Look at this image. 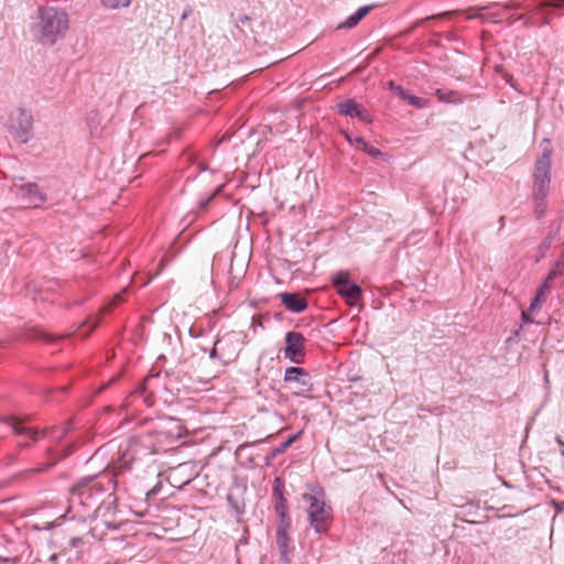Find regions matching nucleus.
Instances as JSON below:
<instances>
[{"label": "nucleus", "instance_id": "nucleus-1", "mask_svg": "<svg viewBox=\"0 0 564 564\" xmlns=\"http://www.w3.org/2000/svg\"><path fill=\"white\" fill-rule=\"evenodd\" d=\"M67 29L68 17L65 11L45 8L40 11L32 26V34L37 42L52 45L65 35Z\"/></svg>", "mask_w": 564, "mask_h": 564}, {"label": "nucleus", "instance_id": "nucleus-2", "mask_svg": "<svg viewBox=\"0 0 564 564\" xmlns=\"http://www.w3.org/2000/svg\"><path fill=\"white\" fill-rule=\"evenodd\" d=\"M542 153L536 158L533 170L532 197L546 198L550 192L552 149L550 141L544 139L541 143Z\"/></svg>", "mask_w": 564, "mask_h": 564}, {"label": "nucleus", "instance_id": "nucleus-3", "mask_svg": "<svg viewBox=\"0 0 564 564\" xmlns=\"http://www.w3.org/2000/svg\"><path fill=\"white\" fill-rule=\"evenodd\" d=\"M143 434L156 437V444L149 445L151 453H156L164 449L165 443L181 436V426L172 417H162L155 422L143 419Z\"/></svg>", "mask_w": 564, "mask_h": 564}, {"label": "nucleus", "instance_id": "nucleus-4", "mask_svg": "<svg viewBox=\"0 0 564 564\" xmlns=\"http://www.w3.org/2000/svg\"><path fill=\"white\" fill-rule=\"evenodd\" d=\"M303 500L308 503L307 516L316 533L327 532L332 522V508L325 502L324 492L304 494Z\"/></svg>", "mask_w": 564, "mask_h": 564}, {"label": "nucleus", "instance_id": "nucleus-5", "mask_svg": "<svg viewBox=\"0 0 564 564\" xmlns=\"http://www.w3.org/2000/svg\"><path fill=\"white\" fill-rule=\"evenodd\" d=\"M99 495L100 490L93 482V479L79 482L72 490L69 497L70 508H74L76 505L91 508L98 502Z\"/></svg>", "mask_w": 564, "mask_h": 564}, {"label": "nucleus", "instance_id": "nucleus-6", "mask_svg": "<svg viewBox=\"0 0 564 564\" xmlns=\"http://www.w3.org/2000/svg\"><path fill=\"white\" fill-rule=\"evenodd\" d=\"M9 129L20 142H28L32 134V116L23 109L13 110L10 116Z\"/></svg>", "mask_w": 564, "mask_h": 564}, {"label": "nucleus", "instance_id": "nucleus-7", "mask_svg": "<svg viewBox=\"0 0 564 564\" xmlns=\"http://www.w3.org/2000/svg\"><path fill=\"white\" fill-rule=\"evenodd\" d=\"M242 345L243 339L241 334L234 332L218 339L215 343V346L212 349L209 356L210 358H215L217 356V351L220 350L224 356L235 357L241 350Z\"/></svg>", "mask_w": 564, "mask_h": 564}, {"label": "nucleus", "instance_id": "nucleus-8", "mask_svg": "<svg viewBox=\"0 0 564 564\" xmlns=\"http://www.w3.org/2000/svg\"><path fill=\"white\" fill-rule=\"evenodd\" d=\"M11 191L14 192L20 202L25 205L39 206L46 198L34 183L22 185L14 184Z\"/></svg>", "mask_w": 564, "mask_h": 564}, {"label": "nucleus", "instance_id": "nucleus-9", "mask_svg": "<svg viewBox=\"0 0 564 564\" xmlns=\"http://www.w3.org/2000/svg\"><path fill=\"white\" fill-rule=\"evenodd\" d=\"M305 338L299 332H289L285 335L284 356L291 361L299 364L304 357Z\"/></svg>", "mask_w": 564, "mask_h": 564}, {"label": "nucleus", "instance_id": "nucleus-10", "mask_svg": "<svg viewBox=\"0 0 564 564\" xmlns=\"http://www.w3.org/2000/svg\"><path fill=\"white\" fill-rule=\"evenodd\" d=\"M492 7H482L478 9L477 13L468 14L467 19H481V20H492L495 22L502 21L509 18V10L518 9L519 6L512 2L506 4L505 9L499 11H489L487 14L481 13L480 11L490 10Z\"/></svg>", "mask_w": 564, "mask_h": 564}, {"label": "nucleus", "instance_id": "nucleus-11", "mask_svg": "<svg viewBox=\"0 0 564 564\" xmlns=\"http://www.w3.org/2000/svg\"><path fill=\"white\" fill-rule=\"evenodd\" d=\"M284 381L296 383L302 390H308L310 377L303 368L290 367L285 370Z\"/></svg>", "mask_w": 564, "mask_h": 564}, {"label": "nucleus", "instance_id": "nucleus-12", "mask_svg": "<svg viewBox=\"0 0 564 564\" xmlns=\"http://www.w3.org/2000/svg\"><path fill=\"white\" fill-rule=\"evenodd\" d=\"M339 111L346 116L351 118H358L361 121H370V116L368 112L354 99H348L338 105Z\"/></svg>", "mask_w": 564, "mask_h": 564}, {"label": "nucleus", "instance_id": "nucleus-13", "mask_svg": "<svg viewBox=\"0 0 564 564\" xmlns=\"http://www.w3.org/2000/svg\"><path fill=\"white\" fill-rule=\"evenodd\" d=\"M290 529L289 524H279L276 529V545L281 554V560L283 564H290L289 558V535L288 531Z\"/></svg>", "mask_w": 564, "mask_h": 564}, {"label": "nucleus", "instance_id": "nucleus-14", "mask_svg": "<svg viewBox=\"0 0 564 564\" xmlns=\"http://www.w3.org/2000/svg\"><path fill=\"white\" fill-rule=\"evenodd\" d=\"M563 267L557 261L554 263L552 269L550 270L549 274L546 275L545 280L540 285L539 290L536 291L535 296H539V299H546V295L549 294L552 282L561 276L563 274Z\"/></svg>", "mask_w": 564, "mask_h": 564}, {"label": "nucleus", "instance_id": "nucleus-15", "mask_svg": "<svg viewBox=\"0 0 564 564\" xmlns=\"http://www.w3.org/2000/svg\"><path fill=\"white\" fill-rule=\"evenodd\" d=\"M8 427H10L18 436L28 437L32 441H36L40 434H44L45 432H39L31 427H26L23 423L17 419H8L3 421Z\"/></svg>", "mask_w": 564, "mask_h": 564}, {"label": "nucleus", "instance_id": "nucleus-16", "mask_svg": "<svg viewBox=\"0 0 564 564\" xmlns=\"http://www.w3.org/2000/svg\"><path fill=\"white\" fill-rule=\"evenodd\" d=\"M280 297L284 306L293 313H301L307 307L306 300L300 294L282 293Z\"/></svg>", "mask_w": 564, "mask_h": 564}, {"label": "nucleus", "instance_id": "nucleus-17", "mask_svg": "<svg viewBox=\"0 0 564 564\" xmlns=\"http://www.w3.org/2000/svg\"><path fill=\"white\" fill-rule=\"evenodd\" d=\"M546 8H553L564 13V0H546L536 6L535 12L542 17L544 24H549L551 20V13L546 11Z\"/></svg>", "mask_w": 564, "mask_h": 564}, {"label": "nucleus", "instance_id": "nucleus-18", "mask_svg": "<svg viewBox=\"0 0 564 564\" xmlns=\"http://www.w3.org/2000/svg\"><path fill=\"white\" fill-rule=\"evenodd\" d=\"M435 95L441 102L446 104L458 105L466 100V96H464L460 91L447 88L436 89Z\"/></svg>", "mask_w": 564, "mask_h": 564}, {"label": "nucleus", "instance_id": "nucleus-19", "mask_svg": "<svg viewBox=\"0 0 564 564\" xmlns=\"http://www.w3.org/2000/svg\"><path fill=\"white\" fill-rule=\"evenodd\" d=\"M338 294L343 296L346 302L352 306L356 305L361 296V288L357 284H349L346 286L340 288L338 291Z\"/></svg>", "mask_w": 564, "mask_h": 564}, {"label": "nucleus", "instance_id": "nucleus-20", "mask_svg": "<svg viewBox=\"0 0 564 564\" xmlns=\"http://www.w3.org/2000/svg\"><path fill=\"white\" fill-rule=\"evenodd\" d=\"M87 126L89 128L90 135L93 138H99L102 132V117L101 115L96 111L91 110L87 115Z\"/></svg>", "mask_w": 564, "mask_h": 564}, {"label": "nucleus", "instance_id": "nucleus-21", "mask_svg": "<svg viewBox=\"0 0 564 564\" xmlns=\"http://www.w3.org/2000/svg\"><path fill=\"white\" fill-rule=\"evenodd\" d=\"M137 453L138 446L135 444L128 446L127 449L121 453L117 468L120 471L130 469L132 462L137 458Z\"/></svg>", "mask_w": 564, "mask_h": 564}, {"label": "nucleus", "instance_id": "nucleus-22", "mask_svg": "<svg viewBox=\"0 0 564 564\" xmlns=\"http://www.w3.org/2000/svg\"><path fill=\"white\" fill-rule=\"evenodd\" d=\"M397 96L400 97L401 99L408 101L409 105H411L417 109L426 108L429 106L427 100L410 94L404 88H398Z\"/></svg>", "mask_w": 564, "mask_h": 564}, {"label": "nucleus", "instance_id": "nucleus-23", "mask_svg": "<svg viewBox=\"0 0 564 564\" xmlns=\"http://www.w3.org/2000/svg\"><path fill=\"white\" fill-rule=\"evenodd\" d=\"M561 230V223L554 224L551 228V231L545 237V239L542 241V243L539 246V251L541 253V257H544L549 248L551 247V243L555 240L556 236L558 235Z\"/></svg>", "mask_w": 564, "mask_h": 564}, {"label": "nucleus", "instance_id": "nucleus-24", "mask_svg": "<svg viewBox=\"0 0 564 564\" xmlns=\"http://www.w3.org/2000/svg\"><path fill=\"white\" fill-rule=\"evenodd\" d=\"M296 438L297 435H293L289 437L285 442H283L279 447L274 448L271 455L267 458V463H269L271 459H274L278 455L284 453Z\"/></svg>", "mask_w": 564, "mask_h": 564}, {"label": "nucleus", "instance_id": "nucleus-25", "mask_svg": "<svg viewBox=\"0 0 564 564\" xmlns=\"http://www.w3.org/2000/svg\"><path fill=\"white\" fill-rule=\"evenodd\" d=\"M276 512L280 516V524H289L290 518L286 514V500L281 496L280 501L276 505Z\"/></svg>", "mask_w": 564, "mask_h": 564}, {"label": "nucleus", "instance_id": "nucleus-26", "mask_svg": "<svg viewBox=\"0 0 564 564\" xmlns=\"http://www.w3.org/2000/svg\"><path fill=\"white\" fill-rule=\"evenodd\" d=\"M333 283L337 288V291L343 286L349 285V274L344 271L337 272L333 278Z\"/></svg>", "mask_w": 564, "mask_h": 564}, {"label": "nucleus", "instance_id": "nucleus-27", "mask_svg": "<svg viewBox=\"0 0 564 564\" xmlns=\"http://www.w3.org/2000/svg\"><path fill=\"white\" fill-rule=\"evenodd\" d=\"M534 199V213L538 218L542 217L546 210V198H533Z\"/></svg>", "mask_w": 564, "mask_h": 564}, {"label": "nucleus", "instance_id": "nucleus-28", "mask_svg": "<svg viewBox=\"0 0 564 564\" xmlns=\"http://www.w3.org/2000/svg\"><path fill=\"white\" fill-rule=\"evenodd\" d=\"M104 6L110 9L127 7L131 0H101Z\"/></svg>", "mask_w": 564, "mask_h": 564}, {"label": "nucleus", "instance_id": "nucleus-29", "mask_svg": "<svg viewBox=\"0 0 564 564\" xmlns=\"http://www.w3.org/2000/svg\"><path fill=\"white\" fill-rule=\"evenodd\" d=\"M70 430V424L67 423L61 429H53L51 431V436L54 440H61L64 435H66Z\"/></svg>", "mask_w": 564, "mask_h": 564}, {"label": "nucleus", "instance_id": "nucleus-30", "mask_svg": "<svg viewBox=\"0 0 564 564\" xmlns=\"http://www.w3.org/2000/svg\"><path fill=\"white\" fill-rule=\"evenodd\" d=\"M360 20L357 18V15L354 13L349 15L343 23L338 25V29H351L356 26Z\"/></svg>", "mask_w": 564, "mask_h": 564}, {"label": "nucleus", "instance_id": "nucleus-31", "mask_svg": "<svg viewBox=\"0 0 564 564\" xmlns=\"http://www.w3.org/2000/svg\"><path fill=\"white\" fill-rule=\"evenodd\" d=\"M544 299H539V296H534L529 306V311L534 314L541 310L542 304L544 303Z\"/></svg>", "mask_w": 564, "mask_h": 564}, {"label": "nucleus", "instance_id": "nucleus-32", "mask_svg": "<svg viewBox=\"0 0 564 564\" xmlns=\"http://www.w3.org/2000/svg\"><path fill=\"white\" fill-rule=\"evenodd\" d=\"M362 150L368 153L369 155L373 156V158H377V156H380L382 153L379 149H377L376 147L367 143L365 144V147L362 148Z\"/></svg>", "mask_w": 564, "mask_h": 564}, {"label": "nucleus", "instance_id": "nucleus-33", "mask_svg": "<svg viewBox=\"0 0 564 564\" xmlns=\"http://www.w3.org/2000/svg\"><path fill=\"white\" fill-rule=\"evenodd\" d=\"M373 9V6H364L360 7L355 14L357 18L361 21L371 10Z\"/></svg>", "mask_w": 564, "mask_h": 564}, {"label": "nucleus", "instance_id": "nucleus-34", "mask_svg": "<svg viewBox=\"0 0 564 564\" xmlns=\"http://www.w3.org/2000/svg\"><path fill=\"white\" fill-rule=\"evenodd\" d=\"M373 9V6H364L360 7L355 14L357 18L361 21L371 10Z\"/></svg>", "mask_w": 564, "mask_h": 564}, {"label": "nucleus", "instance_id": "nucleus-35", "mask_svg": "<svg viewBox=\"0 0 564 564\" xmlns=\"http://www.w3.org/2000/svg\"><path fill=\"white\" fill-rule=\"evenodd\" d=\"M531 314L532 313L529 310L522 312L521 317H522L523 323L529 324V323L534 322V319L531 317Z\"/></svg>", "mask_w": 564, "mask_h": 564}, {"label": "nucleus", "instance_id": "nucleus-36", "mask_svg": "<svg viewBox=\"0 0 564 564\" xmlns=\"http://www.w3.org/2000/svg\"><path fill=\"white\" fill-rule=\"evenodd\" d=\"M161 489V482H158L153 488L149 491H147V498H151L155 496Z\"/></svg>", "mask_w": 564, "mask_h": 564}, {"label": "nucleus", "instance_id": "nucleus-37", "mask_svg": "<svg viewBox=\"0 0 564 564\" xmlns=\"http://www.w3.org/2000/svg\"><path fill=\"white\" fill-rule=\"evenodd\" d=\"M102 455H104V449L99 448V449L96 451V453L93 455V457L90 458L89 462L91 464H96L97 460L102 457Z\"/></svg>", "mask_w": 564, "mask_h": 564}, {"label": "nucleus", "instance_id": "nucleus-38", "mask_svg": "<svg viewBox=\"0 0 564 564\" xmlns=\"http://www.w3.org/2000/svg\"><path fill=\"white\" fill-rule=\"evenodd\" d=\"M354 144H356L358 148L362 149L367 142L362 138H355Z\"/></svg>", "mask_w": 564, "mask_h": 564}, {"label": "nucleus", "instance_id": "nucleus-39", "mask_svg": "<svg viewBox=\"0 0 564 564\" xmlns=\"http://www.w3.org/2000/svg\"><path fill=\"white\" fill-rule=\"evenodd\" d=\"M389 88L397 95V89L402 88L400 85H397L394 82L390 80L388 83Z\"/></svg>", "mask_w": 564, "mask_h": 564}, {"label": "nucleus", "instance_id": "nucleus-40", "mask_svg": "<svg viewBox=\"0 0 564 564\" xmlns=\"http://www.w3.org/2000/svg\"><path fill=\"white\" fill-rule=\"evenodd\" d=\"M214 195L209 196L207 199L200 202V207H206L207 204L213 199Z\"/></svg>", "mask_w": 564, "mask_h": 564}, {"label": "nucleus", "instance_id": "nucleus-41", "mask_svg": "<svg viewBox=\"0 0 564 564\" xmlns=\"http://www.w3.org/2000/svg\"><path fill=\"white\" fill-rule=\"evenodd\" d=\"M519 20H523L528 24L529 21L531 20V15L522 14L519 17Z\"/></svg>", "mask_w": 564, "mask_h": 564}, {"label": "nucleus", "instance_id": "nucleus-42", "mask_svg": "<svg viewBox=\"0 0 564 564\" xmlns=\"http://www.w3.org/2000/svg\"><path fill=\"white\" fill-rule=\"evenodd\" d=\"M247 21H249V18H248L247 15L240 17V18L238 19V22H239V23H241V24H243V23H245V22H247Z\"/></svg>", "mask_w": 564, "mask_h": 564}, {"label": "nucleus", "instance_id": "nucleus-43", "mask_svg": "<svg viewBox=\"0 0 564 564\" xmlns=\"http://www.w3.org/2000/svg\"><path fill=\"white\" fill-rule=\"evenodd\" d=\"M453 13H454V12H444V13L438 14V15H436V17H437V18H446V17L452 15Z\"/></svg>", "mask_w": 564, "mask_h": 564}, {"label": "nucleus", "instance_id": "nucleus-44", "mask_svg": "<svg viewBox=\"0 0 564 564\" xmlns=\"http://www.w3.org/2000/svg\"><path fill=\"white\" fill-rule=\"evenodd\" d=\"M556 442L561 447H564V442L560 437H556Z\"/></svg>", "mask_w": 564, "mask_h": 564}, {"label": "nucleus", "instance_id": "nucleus-45", "mask_svg": "<svg viewBox=\"0 0 564 564\" xmlns=\"http://www.w3.org/2000/svg\"><path fill=\"white\" fill-rule=\"evenodd\" d=\"M98 325V321H94L93 324H91V327H90V330L91 332L96 326Z\"/></svg>", "mask_w": 564, "mask_h": 564}, {"label": "nucleus", "instance_id": "nucleus-46", "mask_svg": "<svg viewBox=\"0 0 564 564\" xmlns=\"http://www.w3.org/2000/svg\"><path fill=\"white\" fill-rule=\"evenodd\" d=\"M346 139L349 143L354 144L355 139H352L350 135L346 134Z\"/></svg>", "mask_w": 564, "mask_h": 564}, {"label": "nucleus", "instance_id": "nucleus-47", "mask_svg": "<svg viewBox=\"0 0 564 564\" xmlns=\"http://www.w3.org/2000/svg\"><path fill=\"white\" fill-rule=\"evenodd\" d=\"M555 509L557 512H561L563 510L560 503H555Z\"/></svg>", "mask_w": 564, "mask_h": 564}, {"label": "nucleus", "instance_id": "nucleus-48", "mask_svg": "<svg viewBox=\"0 0 564 564\" xmlns=\"http://www.w3.org/2000/svg\"><path fill=\"white\" fill-rule=\"evenodd\" d=\"M102 524H104V525H106V527H108V528H115V525H111V524H110L109 522H107V521H104V522H102Z\"/></svg>", "mask_w": 564, "mask_h": 564}, {"label": "nucleus", "instance_id": "nucleus-49", "mask_svg": "<svg viewBox=\"0 0 564 564\" xmlns=\"http://www.w3.org/2000/svg\"><path fill=\"white\" fill-rule=\"evenodd\" d=\"M19 444H20L21 446H26V445H29V443H28V442H23V441H19Z\"/></svg>", "mask_w": 564, "mask_h": 564}, {"label": "nucleus", "instance_id": "nucleus-50", "mask_svg": "<svg viewBox=\"0 0 564 564\" xmlns=\"http://www.w3.org/2000/svg\"><path fill=\"white\" fill-rule=\"evenodd\" d=\"M187 17H188V13H187V12H184V13L182 14V20L187 19Z\"/></svg>", "mask_w": 564, "mask_h": 564}, {"label": "nucleus", "instance_id": "nucleus-51", "mask_svg": "<svg viewBox=\"0 0 564 564\" xmlns=\"http://www.w3.org/2000/svg\"><path fill=\"white\" fill-rule=\"evenodd\" d=\"M119 300H121V294L116 295V297H115V302H117V301H119Z\"/></svg>", "mask_w": 564, "mask_h": 564}, {"label": "nucleus", "instance_id": "nucleus-52", "mask_svg": "<svg viewBox=\"0 0 564 564\" xmlns=\"http://www.w3.org/2000/svg\"><path fill=\"white\" fill-rule=\"evenodd\" d=\"M108 465H109V463H106V464L101 465V466H100V469H105V468H107V467H108Z\"/></svg>", "mask_w": 564, "mask_h": 564}, {"label": "nucleus", "instance_id": "nucleus-53", "mask_svg": "<svg viewBox=\"0 0 564 564\" xmlns=\"http://www.w3.org/2000/svg\"><path fill=\"white\" fill-rule=\"evenodd\" d=\"M219 192H220V188H217V189L215 191L214 196H215L216 194H218Z\"/></svg>", "mask_w": 564, "mask_h": 564}, {"label": "nucleus", "instance_id": "nucleus-54", "mask_svg": "<svg viewBox=\"0 0 564 564\" xmlns=\"http://www.w3.org/2000/svg\"><path fill=\"white\" fill-rule=\"evenodd\" d=\"M219 192H220V188H217V189L215 191L214 196H215L216 194H218Z\"/></svg>", "mask_w": 564, "mask_h": 564}, {"label": "nucleus", "instance_id": "nucleus-55", "mask_svg": "<svg viewBox=\"0 0 564 564\" xmlns=\"http://www.w3.org/2000/svg\"><path fill=\"white\" fill-rule=\"evenodd\" d=\"M219 192H220V188H217V189L215 191L214 196H215L216 194H218Z\"/></svg>", "mask_w": 564, "mask_h": 564}, {"label": "nucleus", "instance_id": "nucleus-56", "mask_svg": "<svg viewBox=\"0 0 564 564\" xmlns=\"http://www.w3.org/2000/svg\"><path fill=\"white\" fill-rule=\"evenodd\" d=\"M150 153H143L142 154V158L144 159L145 156H148Z\"/></svg>", "mask_w": 564, "mask_h": 564}, {"label": "nucleus", "instance_id": "nucleus-57", "mask_svg": "<svg viewBox=\"0 0 564 564\" xmlns=\"http://www.w3.org/2000/svg\"><path fill=\"white\" fill-rule=\"evenodd\" d=\"M98 527H99V522H97V523L95 524V528H94V529L96 530Z\"/></svg>", "mask_w": 564, "mask_h": 564}, {"label": "nucleus", "instance_id": "nucleus-58", "mask_svg": "<svg viewBox=\"0 0 564 564\" xmlns=\"http://www.w3.org/2000/svg\"><path fill=\"white\" fill-rule=\"evenodd\" d=\"M561 454H562V456H564V448L563 447L561 449Z\"/></svg>", "mask_w": 564, "mask_h": 564}]
</instances>
